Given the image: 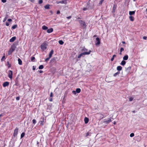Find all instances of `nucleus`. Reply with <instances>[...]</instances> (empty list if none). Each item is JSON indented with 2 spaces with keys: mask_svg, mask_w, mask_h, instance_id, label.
Masks as SVG:
<instances>
[{
  "mask_svg": "<svg viewBox=\"0 0 147 147\" xmlns=\"http://www.w3.org/2000/svg\"><path fill=\"white\" fill-rule=\"evenodd\" d=\"M49 101H50V102H51L53 101V99L52 98H51L50 99H49Z\"/></svg>",
  "mask_w": 147,
  "mask_h": 147,
  "instance_id": "59",
  "label": "nucleus"
},
{
  "mask_svg": "<svg viewBox=\"0 0 147 147\" xmlns=\"http://www.w3.org/2000/svg\"><path fill=\"white\" fill-rule=\"evenodd\" d=\"M16 38L15 36H13L9 40V41L10 42H14L16 40Z\"/></svg>",
  "mask_w": 147,
  "mask_h": 147,
  "instance_id": "15",
  "label": "nucleus"
},
{
  "mask_svg": "<svg viewBox=\"0 0 147 147\" xmlns=\"http://www.w3.org/2000/svg\"><path fill=\"white\" fill-rule=\"evenodd\" d=\"M56 3L57 4L61 3L62 4L64 3L65 4H67V3L66 0H64L60 1H56Z\"/></svg>",
  "mask_w": 147,
  "mask_h": 147,
  "instance_id": "6",
  "label": "nucleus"
},
{
  "mask_svg": "<svg viewBox=\"0 0 147 147\" xmlns=\"http://www.w3.org/2000/svg\"><path fill=\"white\" fill-rule=\"evenodd\" d=\"M1 0V1L3 3H5L7 1L6 0Z\"/></svg>",
  "mask_w": 147,
  "mask_h": 147,
  "instance_id": "49",
  "label": "nucleus"
},
{
  "mask_svg": "<svg viewBox=\"0 0 147 147\" xmlns=\"http://www.w3.org/2000/svg\"><path fill=\"white\" fill-rule=\"evenodd\" d=\"M32 121V123L34 124H35V123H36V120L34 119H33Z\"/></svg>",
  "mask_w": 147,
  "mask_h": 147,
  "instance_id": "39",
  "label": "nucleus"
},
{
  "mask_svg": "<svg viewBox=\"0 0 147 147\" xmlns=\"http://www.w3.org/2000/svg\"><path fill=\"white\" fill-rule=\"evenodd\" d=\"M5 53H4L3 54V56L2 57V58L1 59V60L2 61H4V60H5Z\"/></svg>",
  "mask_w": 147,
  "mask_h": 147,
  "instance_id": "26",
  "label": "nucleus"
},
{
  "mask_svg": "<svg viewBox=\"0 0 147 147\" xmlns=\"http://www.w3.org/2000/svg\"><path fill=\"white\" fill-rule=\"evenodd\" d=\"M53 52L54 51L53 50H52L51 51L49 55V58H51V57L53 53Z\"/></svg>",
  "mask_w": 147,
  "mask_h": 147,
  "instance_id": "22",
  "label": "nucleus"
},
{
  "mask_svg": "<svg viewBox=\"0 0 147 147\" xmlns=\"http://www.w3.org/2000/svg\"><path fill=\"white\" fill-rule=\"evenodd\" d=\"M18 64L20 65H22V61L20 59L18 58Z\"/></svg>",
  "mask_w": 147,
  "mask_h": 147,
  "instance_id": "24",
  "label": "nucleus"
},
{
  "mask_svg": "<svg viewBox=\"0 0 147 147\" xmlns=\"http://www.w3.org/2000/svg\"><path fill=\"white\" fill-rule=\"evenodd\" d=\"M124 51V49L123 48L121 47V48L120 52H122L123 51Z\"/></svg>",
  "mask_w": 147,
  "mask_h": 147,
  "instance_id": "41",
  "label": "nucleus"
},
{
  "mask_svg": "<svg viewBox=\"0 0 147 147\" xmlns=\"http://www.w3.org/2000/svg\"><path fill=\"white\" fill-rule=\"evenodd\" d=\"M35 59V58L34 57H32L31 58V61H34V60Z\"/></svg>",
  "mask_w": 147,
  "mask_h": 147,
  "instance_id": "40",
  "label": "nucleus"
},
{
  "mask_svg": "<svg viewBox=\"0 0 147 147\" xmlns=\"http://www.w3.org/2000/svg\"><path fill=\"white\" fill-rule=\"evenodd\" d=\"M129 18L131 22H133L134 20V18L131 16H130L129 17Z\"/></svg>",
  "mask_w": 147,
  "mask_h": 147,
  "instance_id": "16",
  "label": "nucleus"
},
{
  "mask_svg": "<svg viewBox=\"0 0 147 147\" xmlns=\"http://www.w3.org/2000/svg\"><path fill=\"white\" fill-rule=\"evenodd\" d=\"M89 134H90V133L88 132L86 134V136H89Z\"/></svg>",
  "mask_w": 147,
  "mask_h": 147,
  "instance_id": "50",
  "label": "nucleus"
},
{
  "mask_svg": "<svg viewBox=\"0 0 147 147\" xmlns=\"http://www.w3.org/2000/svg\"><path fill=\"white\" fill-rule=\"evenodd\" d=\"M12 52H13L12 51H11V50H9L8 52V55H11Z\"/></svg>",
  "mask_w": 147,
  "mask_h": 147,
  "instance_id": "32",
  "label": "nucleus"
},
{
  "mask_svg": "<svg viewBox=\"0 0 147 147\" xmlns=\"http://www.w3.org/2000/svg\"><path fill=\"white\" fill-rule=\"evenodd\" d=\"M7 64H8V65H9V66H8V67H10V64H9V62H8H8H7Z\"/></svg>",
  "mask_w": 147,
  "mask_h": 147,
  "instance_id": "58",
  "label": "nucleus"
},
{
  "mask_svg": "<svg viewBox=\"0 0 147 147\" xmlns=\"http://www.w3.org/2000/svg\"><path fill=\"white\" fill-rule=\"evenodd\" d=\"M116 122L115 121H114L113 122V124H114V125H115L116 124Z\"/></svg>",
  "mask_w": 147,
  "mask_h": 147,
  "instance_id": "64",
  "label": "nucleus"
},
{
  "mask_svg": "<svg viewBox=\"0 0 147 147\" xmlns=\"http://www.w3.org/2000/svg\"><path fill=\"white\" fill-rule=\"evenodd\" d=\"M18 26V25L17 24L14 25L11 28V29H14L16 28Z\"/></svg>",
  "mask_w": 147,
  "mask_h": 147,
  "instance_id": "29",
  "label": "nucleus"
},
{
  "mask_svg": "<svg viewBox=\"0 0 147 147\" xmlns=\"http://www.w3.org/2000/svg\"><path fill=\"white\" fill-rule=\"evenodd\" d=\"M39 72L40 73H42L43 72L41 70H40Z\"/></svg>",
  "mask_w": 147,
  "mask_h": 147,
  "instance_id": "61",
  "label": "nucleus"
},
{
  "mask_svg": "<svg viewBox=\"0 0 147 147\" xmlns=\"http://www.w3.org/2000/svg\"><path fill=\"white\" fill-rule=\"evenodd\" d=\"M42 28L43 30H47L48 28V27H47V26H46L45 25H44V26H42Z\"/></svg>",
  "mask_w": 147,
  "mask_h": 147,
  "instance_id": "27",
  "label": "nucleus"
},
{
  "mask_svg": "<svg viewBox=\"0 0 147 147\" xmlns=\"http://www.w3.org/2000/svg\"><path fill=\"white\" fill-rule=\"evenodd\" d=\"M49 58V57L48 58H46L45 59V61L47 62L49 59L50 58Z\"/></svg>",
  "mask_w": 147,
  "mask_h": 147,
  "instance_id": "42",
  "label": "nucleus"
},
{
  "mask_svg": "<svg viewBox=\"0 0 147 147\" xmlns=\"http://www.w3.org/2000/svg\"><path fill=\"white\" fill-rule=\"evenodd\" d=\"M134 136V134L133 133H131L130 135V136L131 137H132Z\"/></svg>",
  "mask_w": 147,
  "mask_h": 147,
  "instance_id": "38",
  "label": "nucleus"
},
{
  "mask_svg": "<svg viewBox=\"0 0 147 147\" xmlns=\"http://www.w3.org/2000/svg\"><path fill=\"white\" fill-rule=\"evenodd\" d=\"M112 120H111V119L109 118V119L107 121H105L103 122V123H105L106 124H108L109 123L111 122Z\"/></svg>",
  "mask_w": 147,
  "mask_h": 147,
  "instance_id": "13",
  "label": "nucleus"
},
{
  "mask_svg": "<svg viewBox=\"0 0 147 147\" xmlns=\"http://www.w3.org/2000/svg\"><path fill=\"white\" fill-rule=\"evenodd\" d=\"M128 59V55H125L123 57V59L124 60H127Z\"/></svg>",
  "mask_w": 147,
  "mask_h": 147,
  "instance_id": "18",
  "label": "nucleus"
},
{
  "mask_svg": "<svg viewBox=\"0 0 147 147\" xmlns=\"http://www.w3.org/2000/svg\"><path fill=\"white\" fill-rule=\"evenodd\" d=\"M13 72L12 71L9 70V71L8 76L10 79L12 78Z\"/></svg>",
  "mask_w": 147,
  "mask_h": 147,
  "instance_id": "7",
  "label": "nucleus"
},
{
  "mask_svg": "<svg viewBox=\"0 0 147 147\" xmlns=\"http://www.w3.org/2000/svg\"><path fill=\"white\" fill-rule=\"evenodd\" d=\"M116 57V55H113L112 58L111 59V61H113V60L114 59V58L115 57Z\"/></svg>",
  "mask_w": 147,
  "mask_h": 147,
  "instance_id": "33",
  "label": "nucleus"
},
{
  "mask_svg": "<svg viewBox=\"0 0 147 147\" xmlns=\"http://www.w3.org/2000/svg\"><path fill=\"white\" fill-rule=\"evenodd\" d=\"M81 91V89L80 88H77L76 90V93H79Z\"/></svg>",
  "mask_w": 147,
  "mask_h": 147,
  "instance_id": "28",
  "label": "nucleus"
},
{
  "mask_svg": "<svg viewBox=\"0 0 147 147\" xmlns=\"http://www.w3.org/2000/svg\"><path fill=\"white\" fill-rule=\"evenodd\" d=\"M40 144L39 142H38V141H37V145L38 146V147L39 145Z\"/></svg>",
  "mask_w": 147,
  "mask_h": 147,
  "instance_id": "53",
  "label": "nucleus"
},
{
  "mask_svg": "<svg viewBox=\"0 0 147 147\" xmlns=\"http://www.w3.org/2000/svg\"><path fill=\"white\" fill-rule=\"evenodd\" d=\"M131 69V67L130 66H129V67H127V68H126L125 71L128 74L130 72Z\"/></svg>",
  "mask_w": 147,
  "mask_h": 147,
  "instance_id": "11",
  "label": "nucleus"
},
{
  "mask_svg": "<svg viewBox=\"0 0 147 147\" xmlns=\"http://www.w3.org/2000/svg\"><path fill=\"white\" fill-rule=\"evenodd\" d=\"M117 6L115 5H114L113 7L112 13L113 15L114 16L115 15V10L117 8Z\"/></svg>",
  "mask_w": 147,
  "mask_h": 147,
  "instance_id": "5",
  "label": "nucleus"
},
{
  "mask_svg": "<svg viewBox=\"0 0 147 147\" xmlns=\"http://www.w3.org/2000/svg\"><path fill=\"white\" fill-rule=\"evenodd\" d=\"M43 68H44L43 65H41L39 66L38 68L39 69H42Z\"/></svg>",
  "mask_w": 147,
  "mask_h": 147,
  "instance_id": "37",
  "label": "nucleus"
},
{
  "mask_svg": "<svg viewBox=\"0 0 147 147\" xmlns=\"http://www.w3.org/2000/svg\"><path fill=\"white\" fill-rule=\"evenodd\" d=\"M78 21L82 28H86V25L85 22L82 20H79Z\"/></svg>",
  "mask_w": 147,
  "mask_h": 147,
  "instance_id": "3",
  "label": "nucleus"
},
{
  "mask_svg": "<svg viewBox=\"0 0 147 147\" xmlns=\"http://www.w3.org/2000/svg\"><path fill=\"white\" fill-rule=\"evenodd\" d=\"M120 73L119 71H118L114 74L113 76L114 77H116L117 76V75H119Z\"/></svg>",
  "mask_w": 147,
  "mask_h": 147,
  "instance_id": "31",
  "label": "nucleus"
},
{
  "mask_svg": "<svg viewBox=\"0 0 147 147\" xmlns=\"http://www.w3.org/2000/svg\"><path fill=\"white\" fill-rule=\"evenodd\" d=\"M3 114H1L0 115V117H1V116H3Z\"/></svg>",
  "mask_w": 147,
  "mask_h": 147,
  "instance_id": "60",
  "label": "nucleus"
},
{
  "mask_svg": "<svg viewBox=\"0 0 147 147\" xmlns=\"http://www.w3.org/2000/svg\"><path fill=\"white\" fill-rule=\"evenodd\" d=\"M72 93L74 94H76V91L73 90L72 92Z\"/></svg>",
  "mask_w": 147,
  "mask_h": 147,
  "instance_id": "45",
  "label": "nucleus"
},
{
  "mask_svg": "<svg viewBox=\"0 0 147 147\" xmlns=\"http://www.w3.org/2000/svg\"><path fill=\"white\" fill-rule=\"evenodd\" d=\"M96 40L97 41V42L96 43V45H99L100 43V41L99 38L98 37L96 38Z\"/></svg>",
  "mask_w": 147,
  "mask_h": 147,
  "instance_id": "12",
  "label": "nucleus"
},
{
  "mask_svg": "<svg viewBox=\"0 0 147 147\" xmlns=\"http://www.w3.org/2000/svg\"><path fill=\"white\" fill-rule=\"evenodd\" d=\"M16 48V46L15 45H11V48L9 50L13 52L15 50Z\"/></svg>",
  "mask_w": 147,
  "mask_h": 147,
  "instance_id": "9",
  "label": "nucleus"
},
{
  "mask_svg": "<svg viewBox=\"0 0 147 147\" xmlns=\"http://www.w3.org/2000/svg\"><path fill=\"white\" fill-rule=\"evenodd\" d=\"M9 83L8 82H5L3 84V86L4 87L8 86L9 85Z\"/></svg>",
  "mask_w": 147,
  "mask_h": 147,
  "instance_id": "10",
  "label": "nucleus"
},
{
  "mask_svg": "<svg viewBox=\"0 0 147 147\" xmlns=\"http://www.w3.org/2000/svg\"><path fill=\"white\" fill-rule=\"evenodd\" d=\"M122 69V67L121 66H118L117 67V69L118 71H120Z\"/></svg>",
  "mask_w": 147,
  "mask_h": 147,
  "instance_id": "21",
  "label": "nucleus"
},
{
  "mask_svg": "<svg viewBox=\"0 0 147 147\" xmlns=\"http://www.w3.org/2000/svg\"><path fill=\"white\" fill-rule=\"evenodd\" d=\"M18 128L17 127H16L14 131L13 134V136L15 137L17 135L18 133Z\"/></svg>",
  "mask_w": 147,
  "mask_h": 147,
  "instance_id": "8",
  "label": "nucleus"
},
{
  "mask_svg": "<svg viewBox=\"0 0 147 147\" xmlns=\"http://www.w3.org/2000/svg\"><path fill=\"white\" fill-rule=\"evenodd\" d=\"M136 11H130L129 12V14L130 16L134 15Z\"/></svg>",
  "mask_w": 147,
  "mask_h": 147,
  "instance_id": "19",
  "label": "nucleus"
},
{
  "mask_svg": "<svg viewBox=\"0 0 147 147\" xmlns=\"http://www.w3.org/2000/svg\"><path fill=\"white\" fill-rule=\"evenodd\" d=\"M84 122H85V123H86V124L87 123H88V121H89V119H88V118L87 117H85L84 119Z\"/></svg>",
  "mask_w": 147,
  "mask_h": 147,
  "instance_id": "20",
  "label": "nucleus"
},
{
  "mask_svg": "<svg viewBox=\"0 0 147 147\" xmlns=\"http://www.w3.org/2000/svg\"><path fill=\"white\" fill-rule=\"evenodd\" d=\"M25 133L24 132H23L22 133L21 135V138H23L24 136Z\"/></svg>",
  "mask_w": 147,
  "mask_h": 147,
  "instance_id": "35",
  "label": "nucleus"
},
{
  "mask_svg": "<svg viewBox=\"0 0 147 147\" xmlns=\"http://www.w3.org/2000/svg\"><path fill=\"white\" fill-rule=\"evenodd\" d=\"M91 52V51L90 50H89L88 52H85L83 53H82L80 54L79 55H78V58H80L82 56H83V55H88L90 54V53Z\"/></svg>",
  "mask_w": 147,
  "mask_h": 147,
  "instance_id": "1",
  "label": "nucleus"
},
{
  "mask_svg": "<svg viewBox=\"0 0 147 147\" xmlns=\"http://www.w3.org/2000/svg\"><path fill=\"white\" fill-rule=\"evenodd\" d=\"M32 69L33 70H34L36 69V67H35L34 66H33L32 67Z\"/></svg>",
  "mask_w": 147,
  "mask_h": 147,
  "instance_id": "55",
  "label": "nucleus"
},
{
  "mask_svg": "<svg viewBox=\"0 0 147 147\" xmlns=\"http://www.w3.org/2000/svg\"><path fill=\"white\" fill-rule=\"evenodd\" d=\"M122 43L123 44H125L126 43L124 41H123L122 42Z\"/></svg>",
  "mask_w": 147,
  "mask_h": 147,
  "instance_id": "62",
  "label": "nucleus"
},
{
  "mask_svg": "<svg viewBox=\"0 0 147 147\" xmlns=\"http://www.w3.org/2000/svg\"><path fill=\"white\" fill-rule=\"evenodd\" d=\"M8 15L7 14L6 15L5 17L4 18V19L3 20V22H5L6 21V20H7V18L8 17Z\"/></svg>",
  "mask_w": 147,
  "mask_h": 147,
  "instance_id": "25",
  "label": "nucleus"
},
{
  "mask_svg": "<svg viewBox=\"0 0 147 147\" xmlns=\"http://www.w3.org/2000/svg\"><path fill=\"white\" fill-rule=\"evenodd\" d=\"M133 98L132 97H130L129 98V101H131L133 100Z\"/></svg>",
  "mask_w": 147,
  "mask_h": 147,
  "instance_id": "43",
  "label": "nucleus"
},
{
  "mask_svg": "<svg viewBox=\"0 0 147 147\" xmlns=\"http://www.w3.org/2000/svg\"><path fill=\"white\" fill-rule=\"evenodd\" d=\"M60 13V11L59 10H58V11H57V14H59Z\"/></svg>",
  "mask_w": 147,
  "mask_h": 147,
  "instance_id": "54",
  "label": "nucleus"
},
{
  "mask_svg": "<svg viewBox=\"0 0 147 147\" xmlns=\"http://www.w3.org/2000/svg\"><path fill=\"white\" fill-rule=\"evenodd\" d=\"M66 18L67 19H70L71 18V16H69L67 17Z\"/></svg>",
  "mask_w": 147,
  "mask_h": 147,
  "instance_id": "52",
  "label": "nucleus"
},
{
  "mask_svg": "<svg viewBox=\"0 0 147 147\" xmlns=\"http://www.w3.org/2000/svg\"><path fill=\"white\" fill-rule=\"evenodd\" d=\"M49 4L45 6V8L47 9H49Z\"/></svg>",
  "mask_w": 147,
  "mask_h": 147,
  "instance_id": "30",
  "label": "nucleus"
},
{
  "mask_svg": "<svg viewBox=\"0 0 147 147\" xmlns=\"http://www.w3.org/2000/svg\"><path fill=\"white\" fill-rule=\"evenodd\" d=\"M126 62L125 61L123 60L120 63V64L123 66L124 65L126 64Z\"/></svg>",
  "mask_w": 147,
  "mask_h": 147,
  "instance_id": "23",
  "label": "nucleus"
},
{
  "mask_svg": "<svg viewBox=\"0 0 147 147\" xmlns=\"http://www.w3.org/2000/svg\"><path fill=\"white\" fill-rule=\"evenodd\" d=\"M143 38L144 40H146L147 39V37L144 36L143 37Z\"/></svg>",
  "mask_w": 147,
  "mask_h": 147,
  "instance_id": "47",
  "label": "nucleus"
},
{
  "mask_svg": "<svg viewBox=\"0 0 147 147\" xmlns=\"http://www.w3.org/2000/svg\"><path fill=\"white\" fill-rule=\"evenodd\" d=\"M46 119H45L44 117H42L40 118V120L39 122V123L41 125H43L44 123L46 122Z\"/></svg>",
  "mask_w": 147,
  "mask_h": 147,
  "instance_id": "4",
  "label": "nucleus"
},
{
  "mask_svg": "<svg viewBox=\"0 0 147 147\" xmlns=\"http://www.w3.org/2000/svg\"><path fill=\"white\" fill-rule=\"evenodd\" d=\"M42 2H43L42 0H39L38 3L39 4H41L42 3Z\"/></svg>",
  "mask_w": 147,
  "mask_h": 147,
  "instance_id": "44",
  "label": "nucleus"
},
{
  "mask_svg": "<svg viewBox=\"0 0 147 147\" xmlns=\"http://www.w3.org/2000/svg\"><path fill=\"white\" fill-rule=\"evenodd\" d=\"M50 96L51 97H52L53 96V93L52 92H51Z\"/></svg>",
  "mask_w": 147,
  "mask_h": 147,
  "instance_id": "48",
  "label": "nucleus"
},
{
  "mask_svg": "<svg viewBox=\"0 0 147 147\" xmlns=\"http://www.w3.org/2000/svg\"><path fill=\"white\" fill-rule=\"evenodd\" d=\"M102 1V0H101L99 2V4L100 5H101L102 4L103 2V1Z\"/></svg>",
  "mask_w": 147,
  "mask_h": 147,
  "instance_id": "46",
  "label": "nucleus"
},
{
  "mask_svg": "<svg viewBox=\"0 0 147 147\" xmlns=\"http://www.w3.org/2000/svg\"><path fill=\"white\" fill-rule=\"evenodd\" d=\"M47 42H44L40 46L41 49L43 51H45L47 48Z\"/></svg>",
  "mask_w": 147,
  "mask_h": 147,
  "instance_id": "2",
  "label": "nucleus"
},
{
  "mask_svg": "<svg viewBox=\"0 0 147 147\" xmlns=\"http://www.w3.org/2000/svg\"><path fill=\"white\" fill-rule=\"evenodd\" d=\"M6 25L7 26H8L9 25V24L8 23V22H6Z\"/></svg>",
  "mask_w": 147,
  "mask_h": 147,
  "instance_id": "56",
  "label": "nucleus"
},
{
  "mask_svg": "<svg viewBox=\"0 0 147 147\" xmlns=\"http://www.w3.org/2000/svg\"><path fill=\"white\" fill-rule=\"evenodd\" d=\"M82 51H85V52H86L88 51V49L85 47L83 48L82 49Z\"/></svg>",
  "mask_w": 147,
  "mask_h": 147,
  "instance_id": "36",
  "label": "nucleus"
},
{
  "mask_svg": "<svg viewBox=\"0 0 147 147\" xmlns=\"http://www.w3.org/2000/svg\"><path fill=\"white\" fill-rule=\"evenodd\" d=\"M50 63L51 64H53L56 62V59L55 58L52 59L50 61Z\"/></svg>",
  "mask_w": 147,
  "mask_h": 147,
  "instance_id": "14",
  "label": "nucleus"
},
{
  "mask_svg": "<svg viewBox=\"0 0 147 147\" xmlns=\"http://www.w3.org/2000/svg\"><path fill=\"white\" fill-rule=\"evenodd\" d=\"M59 42L61 45H62L64 43V42L62 40H59Z\"/></svg>",
  "mask_w": 147,
  "mask_h": 147,
  "instance_id": "34",
  "label": "nucleus"
},
{
  "mask_svg": "<svg viewBox=\"0 0 147 147\" xmlns=\"http://www.w3.org/2000/svg\"><path fill=\"white\" fill-rule=\"evenodd\" d=\"M16 99L17 100H19L20 99V97H17L16 98Z\"/></svg>",
  "mask_w": 147,
  "mask_h": 147,
  "instance_id": "51",
  "label": "nucleus"
},
{
  "mask_svg": "<svg viewBox=\"0 0 147 147\" xmlns=\"http://www.w3.org/2000/svg\"><path fill=\"white\" fill-rule=\"evenodd\" d=\"M86 9H87V8H84L83 9V10H84V11H85V10H86Z\"/></svg>",
  "mask_w": 147,
  "mask_h": 147,
  "instance_id": "63",
  "label": "nucleus"
},
{
  "mask_svg": "<svg viewBox=\"0 0 147 147\" xmlns=\"http://www.w3.org/2000/svg\"><path fill=\"white\" fill-rule=\"evenodd\" d=\"M7 21L9 22H11V21H12V20L11 19H8Z\"/></svg>",
  "mask_w": 147,
  "mask_h": 147,
  "instance_id": "57",
  "label": "nucleus"
},
{
  "mask_svg": "<svg viewBox=\"0 0 147 147\" xmlns=\"http://www.w3.org/2000/svg\"><path fill=\"white\" fill-rule=\"evenodd\" d=\"M53 28H50L49 29H47V32L48 33H51L53 31Z\"/></svg>",
  "mask_w": 147,
  "mask_h": 147,
  "instance_id": "17",
  "label": "nucleus"
}]
</instances>
